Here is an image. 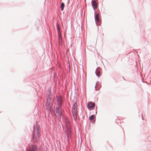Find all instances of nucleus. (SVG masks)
<instances>
[{
	"instance_id": "1",
	"label": "nucleus",
	"mask_w": 151,
	"mask_h": 151,
	"mask_svg": "<svg viewBox=\"0 0 151 151\" xmlns=\"http://www.w3.org/2000/svg\"><path fill=\"white\" fill-rule=\"evenodd\" d=\"M40 130L37 128L36 130H35L34 133L33 134V137L32 139V140L34 142H37L40 137Z\"/></svg>"
},
{
	"instance_id": "2",
	"label": "nucleus",
	"mask_w": 151,
	"mask_h": 151,
	"mask_svg": "<svg viewBox=\"0 0 151 151\" xmlns=\"http://www.w3.org/2000/svg\"><path fill=\"white\" fill-rule=\"evenodd\" d=\"M62 114L61 109L59 107H57L55 111V115L58 118H60Z\"/></svg>"
},
{
	"instance_id": "3",
	"label": "nucleus",
	"mask_w": 151,
	"mask_h": 151,
	"mask_svg": "<svg viewBox=\"0 0 151 151\" xmlns=\"http://www.w3.org/2000/svg\"><path fill=\"white\" fill-rule=\"evenodd\" d=\"M37 149L36 145H31L27 148V151H36Z\"/></svg>"
},
{
	"instance_id": "4",
	"label": "nucleus",
	"mask_w": 151,
	"mask_h": 151,
	"mask_svg": "<svg viewBox=\"0 0 151 151\" xmlns=\"http://www.w3.org/2000/svg\"><path fill=\"white\" fill-rule=\"evenodd\" d=\"M95 106V103H92L89 102L88 104V108L90 110H91L94 109Z\"/></svg>"
},
{
	"instance_id": "5",
	"label": "nucleus",
	"mask_w": 151,
	"mask_h": 151,
	"mask_svg": "<svg viewBox=\"0 0 151 151\" xmlns=\"http://www.w3.org/2000/svg\"><path fill=\"white\" fill-rule=\"evenodd\" d=\"M66 130L67 131V132L68 134H69V133H70L71 132V125L70 123H68V124H67L66 125Z\"/></svg>"
},
{
	"instance_id": "6",
	"label": "nucleus",
	"mask_w": 151,
	"mask_h": 151,
	"mask_svg": "<svg viewBox=\"0 0 151 151\" xmlns=\"http://www.w3.org/2000/svg\"><path fill=\"white\" fill-rule=\"evenodd\" d=\"M77 104L76 103H75L72 107V113H73L74 114H75V112H76L77 110Z\"/></svg>"
},
{
	"instance_id": "7",
	"label": "nucleus",
	"mask_w": 151,
	"mask_h": 151,
	"mask_svg": "<svg viewBox=\"0 0 151 151\" xmlns=\"http://www.w3.org/2000/svg\"><path fill=\"white\" fill-rule=\"evenodd\" d=\"M57 102L59 106H60L62 104V97L61 96H58L57 97Z\"/></svg>"
},
{
	"instance_id": "8",
	"label": "nucleus",
	"mask_w": 151,
	"mask_h": 151,
	"mask_svg": "<svg viewBox=\"0 0 151 151\" xmlns=\"http://www.w3.org/2000/svg\"><path fill=\"white\" fill-rule=\"evenodd\" d=\"M95 19L96 22H99V15L98 14H96Z\"/></svg>"
},
{
	"instance_id": "9",
	"label": "nucleus",
	"mask_w": 151,
	"mask_h": 151,
	"mask_svg": "<svg viewBox=\"0 0 151 151\" xmlns=\"http://www.w3.org/2000/svg\"><path fill=\"white\" fill-rule=\"evenodd\" d=\"M92 5H93L95 9H96L97 8V4L96 1H92Z\"/></svg>"
},
{
	"instance_id": "10",
	"label": "nucleus",
	"mask_w": 151,
	"mask_h": 151,
	"mask_svg": "<svg viewBox=\"0 0 151 151\" xmlns=\"http://www.w3.org/2000/svg\"><path fill=\"white\" fill-rule=\"evenodd\" d=\"M96 75L99 77L101 76V72L97 70H96Z\"/></svg>"
},
{
	"instance_id": "11",
	"label": "nucleus",
	"mask_w": 151,
	"mask_h": 151,
	"mask_svg": "<svg viewBox=\"0 0 151 151\" xmlns=\"http://www.w3.org/2000/svg\"><path fill=\"white\" fill-rule=\"evenodd\" d=\"M50 98H48L47 100L46 104L47 106H49L50 104Z\"/></svg>"
},
{
	"instance_id": "12",
	"label": "nucleus",
	"mask_w": 151,
	"mask_h": 151,
	"mask_svg": "<svg viewBox=\"0 0 151 151\" xmlns=\"http://www.w3.org/2000/svg\"><path fill=\"white\" fill-rule=\"evenodd\" d=\"M64 7V4L63 3H62L60 6V8L62 11L63 10Z\"/></svg>"
},
{
	"instance_id": "13",
	"label": "nucleus",
	"mask_w": 151,
	"mask_h": 151,
	"mask_svg": "<svg viewBox=\"0 0 151 151\" xmlns=\"http://www.w3.org/2000/svg\"><path fill=\"white\" fill-rule=\"evenodd\" d=\"M73 114L74 118L76 120L77 118L76 112H75V114H74L73 113Z\"/></svg>"
},
{
	"instance_id": "14",
	"label": "nucleus",
	"mask_w": 151,
	"mask_h": 151,
	"mask_svg": "<svg viewBox=\"0 0 151 151\" xmlns=\"http://www.w3.org/2000/svg\"><path fill=\"white\" fill-rule=\"evenodd\" d=\"M94 118V115H92L90 117L89 119L91 120L92 121L93 120Z\"/></svg>"
},
{
	"instance_id": "15",
	"label": "nucleus",
	"mask_w": 151,
	"mask_h": 151,
	"mask_svg": "<svg viewBox=\"0 0 151 151\" xmlns=\"http://www.w3.org/2000/svg\"><path fill=\"white\" fill-rule=\"evenodd\" d=\"M59 42L60 43V42H61V37L60 34H59Z\"/></svg>"
},
{
	"instance_id": "16",
	"label": "nucleus",
	"mask_w": 151,
	"mask_h": 151,
	"mask_svg": "<svg viewBox=\"0 0 151 151\" xmlns=\"http://www.w3.org/2000/svg\"><path fill=\"white\" fill-rule=\"evenodd\" d=\"M58 32L59 34H60V28L58 27Z\"/></svg>"
}]
</instances>
